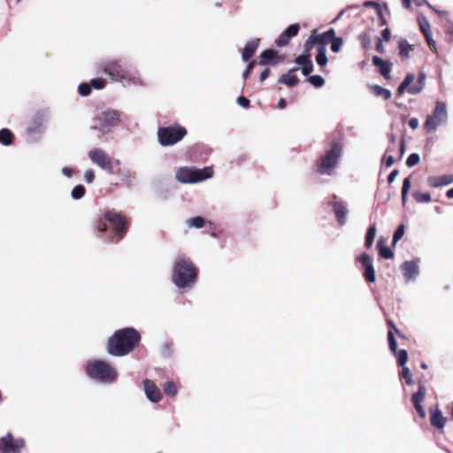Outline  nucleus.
Here are the masks:
<instances>
[{"instance_id": "680f3d73", "label": "nucleus", "mask_w": 453, "mask_h": 453, "mask_svg": "<svg viewBox=\"0 0 453 453\" xmlns=\"http://www.w3.org/2000/svg\"><path fill=\"white\" fill-rule=\"evenodd\" d=\"M424 2L427 4V6L432 9L433 11H434L436 13H438L439 15H441V16H445V15H448L449 12L447 11H441V10H438L436 9L434 6H433L431 4H429L426 0H424Z\"/></svg>"}, {"instance_id": "09e8293b", "label": "nucleus", "mask_w": 453, "mask_h": 453, "mask_svg": "<svg viewBox=\"0 0 453 453\" xmlns=\"http://www.w3.org/2000/svg\"><path fill=\"white\" fill-rule=\"evenodd\" d=\"M89 84L96 89H102L105 87V81L99 78L92 79Z\"/></svg>"}, {"instance_id": "2eb2a0df", "label": "nucleus", "mask_w": 453, "mask_h": 453, "mask_svg": "<svg viewBox=\"0 0 453 453\" xmlns=\"http://www.w3.org/2000/svg\"><path fill=\"white\" fill-rule=\"evenodd\" d=\"M142 383L147 399L151 403H158L162 399V393L156 383L149 379H145Z\"/></svg>"}, {"instance_id": "f3484780", "label": "nucleus", "mask_w": 453, "mask_h": 453, "mask_svg": "<svg viewBox=\"0 0 453 453\" xmlns=\"http://www.w3.org/2000/svg\"><path fill=\"white\" fill-rule=\"evenodd\" d=\"M426 395V387L423 384L418 385V389L416 393L411 395V401L413 403L414 408L418 411L420 418H426V411L421 405V402L425 399Z\"/></svg>"}, {"instance_id": "1a4fd4ad", "label": "nucleus", "mask_w": 453, "mask_h": 453, "mask_svg": "<svg viewBox=\"0 0 453 453\" xmlns=\"http://www.w3.org/2000/svg\"><path fill=\"white\" fill-rule=\"evenodd\" d=\"M447 120L448 111L446 104L441 101H438L433 114L426 117L424 127L428 133L434 132L439 127L446 124Z\"/></svg>"}, {"instance_id": "423d86ee", "label": "nucleus", "mask_w": 453, "mask_h": 453, "mask_svg": "<svg viewBox=\"0 0 453 453\" xmlns=\"http://www.w3.org/2000/svg\"><path fill=\"white\" fill-rule=\"evenodd\" d=\"M213 175L212 167L198 169L192 166L180 167L175 173L176 180L180 183H196L206 180Z\"/></svg>"}, {"instance_id": "c9c22d12", "label": "nucleus", "mask_w": 453, "mask_h": 453, "mask_svg": "<svg viewBox=\"0 0 453 453\" xmlns=\"http://www.w3.org/2000/svg\"><path fill=\"white\" fill-rule=\"evenodd\" d=\"M412 196H413L414 199L416 200V202H418L419 203H429V202H431V199H432L429 193H421L418 191H415V192H413Z\"/></svg>"}, {"instance_id": "5701e85b", "label": "nucleus", "mask_w": 453, "mask_h": 453, "mask_svg": "<svg viewBox=\"0 0 453 453\" xmlns=\"http://www.w3.org/2000/svg\"><path fill=\"white\" fill-rule=\"evenodd\" d=\"M425 83H426V75H425V73H421L418 75V82L415 85H412L408 88V93L411 95H417V94L420 93L424 89Z\"/></svg>"}, {"instance_id": "bb28decb", "label": "nucleus", "mask_w": 453, "mask_h": 453, "mask_svg": "<svg viewBox=\"0 0 453 453\" xmlns=\"http://www.w3.org/2000/svg\"><path fill=\"white\" fill-rule=\"evenodd\" d=\"M277 54L273 50H265L260 55V62L261 65H266L269 61L273 60L276 58Z\"/></svg>"}, {"instance_id": "a211bd4d", "label": "nucleus", "mask_w": 453, "mask_h": 453, "mask_svg": "<svg viewBox=\"0 0 453 453\" xmlns=\"http://www.w3.org/2000/svg\"><path fill=\"white\" fill-rule=\"evenodd\" d=\"M446 418L442 415L441 411L436 406L434 409H430V422L431 425L436 427L439 431L443 432Z\"/></svg>"}, {"instance_id": "ddd939ff", "label": "nucleus", "mask_w": 453, "mask_h": 453, "mask_svg": "<svg viewBox=\"0 0 453 453\" xmlns=\"http://www.w3.org/2000/svg\"><path fill=\"white\" fill-rule=\"evenodd\" d=\"M25 447L23 438H14L11 433L0 438L1 453H19Z\"/></svg>"}, {"instance_id": "e433bc0d", "label": "nucleus", "mask_w": 453, "mask_h": 453, "mask_svg": "<svg viewBox=\"0 0 453 453\" xmlns=\"http://www.w3.org/2000/svg\"><path fill=\"white\" fill-rule=\"evenodd\" d=\"M163 389L170 396H174L178 393V388L173 381H166L163 386Z\"/></svg>"}, {"instance_id": "0eeeda50", "label": "nucleus", "mask_w": 453, "mask_h": 453, "mask_svg": "<svg viewBox=\"0 0 453 453\" xmlns=\"http://www.w3.org/2000/svg\"><path fill=\"white\" fill-rule=\"evenodd\" d=\"M187 134L184 127L174 124L169 127H163L157 129V139L161 146H173L180 142Z\"/></svg>"}, {"instance_id": "ea45409f", "label": "nucleus", "mask_w": 453, "mask_h": 453, "mask_svg": "<svg viewBox=\"0 0 453 453\" xmlns=\"http://www.w3.org/2000/svg\"><path fill=\"white\" fill-rule=\"evenodd\" d=\"M299 29L300 27L298 24H292L284 30L283 34H285L290 39L297 35Z\"/></svg>"}, {"instance_id": "2f4dec72", "label": "nucleus", "mask_w": 453, "mask_h": 453, "mask_svg": "<svg viewBox=\"0 0 453 453\" xmlns=\"http://www.w3.org/2000/svg\"><path fill=\"white\" fill-rule=\"evenodd\" d=\"M410 188H411V179H410V177H407L403 181L402 192H401L402 203H403V206L406 204L407 197H408V192L410 190Z\"/></svg>"}, {"instance_id": "dca6fc26", "label": "nucleus", "mask_w": 453, "mask_h": 453, "mask_svg": "<svg viewBox=\"0 0 453 453\" xmlns=\"http://www.w3.org/2000/svg\"><path fill=\"white\" fill-rule=\"evenodd\" d=\"M406 282L414 281L419 275V267L415 261H405L401 265Z\"/></svg>"}, {"instance_id": "774afa93", "label": "nucleus", "mask_w": 453, "mask_h": 453, "mask_svg": "<svg viewBox=\"0 0 453 453\" xmlns=\"http://www.w3.org/2000/svg\"><path fill=\"white\" fill-rule=\"evenodd\" d=\"M269 73H270V70L268 68L265 69L261 74H260V81H264L267 79L268 75H269Z\"/></svg>"}, {"instance_id": "de8ad7c7", "label": "nucleus", "mask_w": 453, "mask_h": 453, "mask_svg": "<svg viewBox=\"0 0 453 453\" xmlns=\"http://www.w3.org/2000/svg\"><path fill=\"white\" fill-rule=\"evenodd\" d=\"M427 183L432 188L441 187V176H429L427 178Z\"/></svg>"}, {"instance_id": "39448f33", "label": "nucleus", "mask_w": 453, "mask_h": 453, "mask_svg": "<svg viewBox=\"0 0 453 453\" xmlns=\"http://www.w3.org/2000/svg\"><path fill=\"white\" fill-rule=\"evenodd\" d=\"M342 154V146L333 142L330 148L321 156L318 164V172L322 175H332Z\"/></svg>"}, {"instance_id": "6ab92c4d", "label": "nucleus", "mask_w": 453, "mask_h": 453, "mask_svg": "<svg viewBox=\"0 0 453 453\" xmlns=\"http://www.w3.org/2000/svg\"><path fill=\"white\" fill-rule=\"evenodd\" d=\"M332 206L338 223L341 226L345 225L348 216V209L346 205L341 202H333Z\"/></svg>"}, {"instance_id": "79ce46f5", "label": "nucleus", "mask_w": 453, "mask_h": 453, "mask_svg": "<svg viewBox=\"0 0 453 453\" xmlns=\"http://www.w3.org/2000/svg\"><path fill=\"white\" fill-rule=\"evenodd\" d=\"M401 376L405 380L408 385H412L414 383L411 372L408 367H403Z\"/></svg>"}, {"instance_id": "4c0bfd02", "label": "nucleus", "mask_w": 453, "mask_h": 453, "mask_svg": "<svg viewBox=\"0 0 453 453\" xmlns=\"http://www.w3.org/2000/svg\"><path fill=\"white\" fill-rule=\"evenodd\" d=\"M85 192L86 189L83 185H77L73 188L71 196L73 199L79 200L84 196Z\"/></svg>"}, {"instance_id": "a19ab883", "label": "nucleus", "mask_w": 453, "mask_h": 453, "mask_svg": "<svg viewBox=\"0 0 453 453\" xmlns=\"http://www.w3.org/2000/svg\"><path fill=\"white\" fill-rule=\"evenodd\" d=\"M308 81L316 88H321L325 84V80L320 75L310 76Z\"/></svg>"}, {"instance_id": "6e6d98bb", "label": "nucleus", "mask_w": 453, "mask_h": 453, "mask_svg": "<svg viewBox=\"0 0 453 453\" xmlns=\"http://www.w3.org/2000/svg\"><path fill=\"white\" fill-rule=\"evenodd\" d=\"M256 65V62L255 61H251L248 64L247 67H246V70L243 72L242 73V78L243 79H247L248 76L250 75V73H251L253 67L255 66Z\"/></svg>"}, {"instance_id": "cd10ccee", "label": "nucleus", "mask_w": 453, "mask_h": 453, "mask_svg": "<svg viewBox=\"0 0 453 453\" xmlns=\"http://www.w3.org/2000/svg\"><path fill=\"white\" fill-rule=\"evenodd\" d=\"M12 139L13 134L9 129L3 128L0 130V143L5 146L10 145L12 142Z\"/></svg>"}, {"instance_id": "9b49d317", "label": "nucleus", "mask_w": 453, "mask_h": 453, "mask_svg": "<svg viewBox=\"0 0 453 453\" xmlns=\"http://www.w3.org/2000/svg\"><path fill=\"white\" fill-rule=\"evenodd\" d=\"M49 119V113L45 110L38 111L30 119L27 127V134L35 141L38 140L45 131V124Z\"/></svg>"}, {"instance_id": "a878e982", "label": "nucleus", "mask_w": 453, "mask_h": 453, "mask_svg": "<svg viewBox=\"0 0 453 453\" xmlns=\"http://www.w3.org/2000/svg\"><path fill=\"white\" fill-rule=\"evenodd\" d=\"M382 242H383V240L381 238L377 242V247L379 249L380 256L385 259L393 258V257H394L393 251L388 247L381 246Z\"/></svg>"}, {"instance_id": "f257e3e1", "label": "nucleus", "mask_w": 453, "mask_h": 453, "mask_svg": "<svg viewBox=\"0 0 453 453\" xmlns=\"http://www.w3.org/2000/svg\"><path fill=\"white\" fill-rule=\"evenodd\" d=\"M141 341L140 333L134 327L119 329L108 339L106 350L113 357H124L134 350Z\"/></svg>"}, {"instance_id": "f8f14e48", "label": "nucleus", "mask_w": 453, "mask_h": 453, "mask_svg": "<svg viewBox=\"0 0 453 453\" xmlns=\"http://www.w3.org/2000/svg\"><path fill=\"white\" fill-rule=\"evenodd\" d=\"M88 158L99 168L111 173L113 172L111 156L100 148H93L88 151Z\"/></svg>"}, {"instance_id": "13d9d810", "label": "nucleus", "mask_w": 453, "mask_h": 453, "mask_svg": "<svg viewBox=\"0 0 453 453\" xmlns=\"http://www.w3.org/2000/svg\"><path fill=\"white\" fill-rule=\"evenodd\" d=\"M237 104L243 108H247L250 105V100L244 96H239L237 98Z\"/></svg>"}, {"instance_id": "20e7f679", "label": "nucleus", "mask_w": 453, "mask_h": 453, "mask_svg": "<svg viewBox=\"0 0 453 453\" xmlns=\"http://www.w3.org/2000/svg\"><path fill=\"white\" fill-rule=\"evenodd\" d=\"M197 278V269L191 260L179 258L175 261L173 269V281L181 290L190 289L194 287Z\"/></svg>"}, {"instance_id": "7c9ffc66", "label": "nucleus", "mask_w": 453, "mask_h": 453, "mask_svg": "<svg viewBox=\"0 0 453 453\" xmlns=\"http://www.w3.org/2000/svg\"><path fill=\"white\" fill-rule=\"evenodd\" d=\"M399 50L402 57L404 58H409V52L413 50V46L409 44L406 40H401L399 42Z\"/></svg>"}, {"instance_id": "f704fd0d", "label": "nucleus", "mask_w": 453, "mask_h": 453, "mask_svg": "<svg viewBox=\"0 0 453 453\" xmlns=\"http://www.w3.org/2000/svg\"><path fill=\"white\" fill-rule=\"evenodd\" d=\"M375 235H376V227H375V226H371L367 229V233H366V236H365V245L366 248L372 247L374 238H375Z\"/></svg>"}, {"instance_id": "052dcab7", "label": "nucleus", "mask_w": 453, "mask_h": 453, "mask_svg": "<svg viewBox=\"0 0 453 453\" xmlns=\"http://www.w3.org/2000/svg\"><path fill=\"white\" fill-rule=\"evenodd\" d=\"M415 75L413 73H408L403 82L404 85H407L409 88L411 87V84L414 81Z\"/></svg>"}, {"instance_id": "bf43d9fd", "label": "nucleus", "mask_w": 453, "mask_h": 453, "mask_svg": "<svg viewBox=\"0 0 453 453\" xmlns=\"http://www.w3.org/2000/svg\"><path fill=\"white\" fill-rule=\"evenodd\" d=\"M308 61L310 60L308 59V56L306 55H300L296 58V63L302 66L305 65Z\"/></svg>"}, {"instance_id": "473e14b6", "label": "nucleus", "mask_w": 453, "mask_h": 453, "mask_svg": "<svg viewBox=\"0 0 453 453\" xmlns=\"http://www.w3.org/2000/svg\"><path fill=\"white\" fill-rule=\"evenodd\" d=\"M418 22L419 28L422 31V33L424 34V35L432 33L431 28H430V24L425 16L419 15L418 17Z\"/></svg>"}, {"instance_id": "8fccbe9b", "label": "nucleus", "mask_w": 453, "mask_h": 453, "mask_svg": "<svg viewBox=\"0 0 453 453\" xmlns=\"http://www.w3.org/2000/svg\"><path fill=\"white\" fill-rule=\"evenodd\" d=\"M317 42H319V35H311L306 41L304 47L306 50H310Z\"/></svg>"}, {"instance_id": "49530a36", "label": "nucleus", "mask_w": 453, "mask_h": 453, "mask_svg": "<svg viewBox=\"0 0 453 453\" xmlns=\"http://www.w3.org/2000/svg\"><path fill=\"white\" fill-rule=\"evenodd\" d=\"M408 360V353L405 349H401L397 353V362L399 365L404 367Z\"/></svg>"}, {"instance_id": "a18cd8bd", "label": "nucleus", "mask_w": 453, "mask_h": 453, "mask_svg": "<svg viewBox=\"0 0 453 453\" xmlns=\"http://www.w3.org/2000/svg\"><path fill=\"white\" fill-rule=\"evenodd\" d=\"M330 42H331V50L334 53H337L340 51V50L342 46L343 41L341 37H336V38H334V40Z\"/></svg>"}, {"instance_id": "864d4df0", "label": "nucleus", "mask_w": 453, "mask_h": 453, "mask_svg": "<svg viewBox=\"0 0 453 453\" xmlns=\"http://www.w3.org/2000/svg\"><path fill=\"white\" fill-rule=\"evenodd\" d=\"M441 186H446L453 183V174L441 175Z\"/></svg>"}, {"instance_id": "9d476101", "label": "nucleus", "mask_w": 453, "mask_h": 453, "mask_svg": "<svg viewBox=\"0 0 453 453\" xmlns=\"http://www.w3.org/2000/svg\"><path fill=\"white\" fill-rule=\"evenodd\" d=\"M104 219L109 221L116 234L115 242L121 240L127 229V219L125 215L115 210H108L104 213Z\"/></svg>"}, {"instance_id": "e2e57ef3", "label": "nucleus", "mask_w": 453, "mask_h": 453, "mask_svg": "<svg viewBox=\"0 0 453 453\" xmlns=\"http://www.w3.org/2000/svg\"><path fill=\"white\" fill-rule=\"evenodd\" d=\"M381 36H382V39L386 42H388L390 40V37H391V31L389 28H385L382 30L381 32Z\"/></svg>"}, {"instance_id": "c756f323", "label": "nucleus", "mask_w": 453, "mask_h": 453, "mask_svg": "<svg viewBox=\"0 0 453 453\" xmlns=\"http://www.w3.org/2000/svg\"><path fill=\"white\" fill-rule=\"evenodd\" d=\"M119 175L120 176V180L127 185V186H130L132 185L134 180V173H132L130 171H119L118 172Z\"/></svg>"}, {"instance_id": "0e129e2a", "label": "nucleus", "mask_w": 453, "mask_h": 453, "mask_svg": "<svg viewBox=\"0 0 453 453\" xmlns=\"http://www.w3.org/2000/svg\"><path fill=\"white\" fill-rule=\"evenodd\" d=\"M74 172L75 171L70 167H63L62 168V173L68 178H71L73 176V174L74 173Z\"/></svg>"}, {"instance_id": "3c124183", "label": "nucleus", "mask_w": 453, "mask_h": 453, "mask_svg": "<svg viewBox=\"0 0 453 453\" xmlns=\"http://www.w3.org/2000/svg\"><path fill=\"white\" fill-rule=\"evenodd\" d=\"M314 65L312 62L310 60L305 65L302 66V73L305 76L309 75L313 72Z\"/></svg>"}, {"instance_id": "393cba45", "label": "nucleus", "mask_w": 453, "mask_h": 453, "mask_svg": "<svg viewBox=\"0 0 453 453\" xmlns=\"http://www.w3.org/2000/svg\"><path fill=\"white\" fill-rule=\"evenodd\" d=\"M186 225L188 227H194L196 229L203 228L205 225V219L201 216H196L194 218L188 219L186 220Z\"/></svg>"}, {"instance_id": "6e6552de", "label": "nucleus", "mask_w": 453, "mask_h": 453, "mask_svg": "<svg viewBox=\"0 0 453 453\" xmlns=\"http://www.w3.org/2000/svg\"><path fill=\"white\" fill-rule=\"evenodd\" d=\"M120 121V112L116 110L108 109L102 111L94 119L92 127L102 134H109L111 128L117 127Z\"/></svg>"}, {"instance_id": "c85d7f7f", "label": "nucleus", "mask_w": 453, "mask_h": 453, "mask_svg": "<svg viewBox=\"0 0 453 453\" xmlns=\"http://www.w3.org/2000/svg\"><path fill=\"white\" fill-rule=\"evenodd\" d=\"M335 36V30L334 28H330L322 35H319V43L325 45L329 43L334 40V38H336Z\"/></svg>"}, {"instance_id": "4468645a", "label": "nucleus", "mask_w": 453, "mask_h": 453, "mask_svg": "<svg viewBox=\"0 0 453 453\" xmlns=\"http://www.w3.org/2000/svg\"><path fill=\"white\" fill-rule=\"evenodd\" d=\"M357 261L365 267L364 277L365 280L368 282H374L376 280V274L372 257L368 254L363 253L357 257Z\"/></svg>"}, {"instance_id": "f03ea898", "label": "nucleus", "mask_w": 453, "mask_h": 453, "mask_svg": "<svg viewBox=\"0 0 453 453\" xmlns=\"http://www.w3.org/2000/svg\"><path fill=\"white\" fill-rule=\"evenodd\" d=\"M101 66L103 72L113 81L121 82L126 87L142 85L139 71L125 61L111 60Z\"/></svg>"}, {"instance_id": "412c9836", "label": "nucleus", "mask_w": 453, "mask_h": 453, "mask_svg": "<svg viewBox=\"0 0 453 453\" xmlns=\"http://www.w3.org/2000/svg\"><path fill=\"white\" fill-rule=\"evenodd\" d=\"M259 42V39H253L246 43L242 54V58L244 62H247L253 57L258 47Z\"/></svg>"}, {"instance_id": "7ed1b4c3", "label": "nucleus", "mask_w": 453, "mask_h": 453, "mask_svg": "<svg viewBox=\"0 0 453 453\" xmlns=\"http://www.w3.org/2000/svg\"><path fill=\"white\" fill-rule=\"evenodd\" d=\"M85 372L89 379L102 384L114 383L119 377L117 368L101 359L88 360L85 366Z\"/></svg>"}, {"instance_id": "58836bf2", "label": "nucleus", "mask_w": 453, "mask_h": 453, "mask_svg": "<svg viewBox=\"0 0 453 453\" xmlns=\"http://www.w3.org/2000/svg\"><path fill=\"white\" fill-rule=\"evenodd\" d=\"M405 227L403 225H400L394 233L392 245H395L403 236Z\"/></svg>"}, {"instance_id": "338daca9", "label": "nucleus", "mask_w": 453, "mask_h": 453, "mask_svg": "<svg viewBox=\"0 0 453 453\" xmlns=\"http://www.w3.org/2000/svg\"><path fill=\"white\" fill-rule=\"evenodd\" d=\"M409 127L411 128V129H416L418 127V125H419V122H418V119H416V118H411L409 122Z\"/></svg>"}, {"instance_id": "72a5a7b5", "label": "nucleus", "mask_w": 453, "mask_h": 453, "mask_svg": "<svg viewBox=\"0 0 453 453\" xmlns=\"http://www.w3.org/2000/svg\"><path fill=\"white\" fill-rule=\"evenodd\" d=\"M316 61L320 66H325L327 64V57L326 54L325 46H319L318 49V55L316 57Z\"/></svg>"}, {"instance_id": "c03bdc74", "label": "nucleus", "mask_w": 453, "mask_h": 453, "mask_svg": "<svg viewBox=\"0 0 453 453\" xmlns=\"http://www.w3.org/2000/svg\"><path fill=\"white\" fill-rule=\"evenodd\" d=\"M78 92L82 96H87L91 93V85L89 83H81L78 87Z\"/></svg>"}, {"instance_id": "b1692460", "label": "nucleus", "mask_w": 453, "mask_h": 453, "mask_svg": "<svg viewBox=\"0 0 453 453\" xmlns=\"http://www.w3.org/2000/svg\"><path fill=\"white\" fill-rule=\"evenodd\" d=\"M369 88L376 96L383 97L385 100H388L392 96L390 90L379 85H370Z\"/></svg>"}, {"instance_id": "4d7b16f0", "label": "nucleus", "mask_w": 453, "mask_h": 453, "mask_svg": "<svg viewBox=\"0 0 453 453\" xmlns=\"http://www.w3.org/2000/svg\"><path fill=\"white\" fill-rule=\"evenodd\" d=\"M425 37L426 39V42L428 45L434 50H436V42L432 37V33L425 35Z\"/></svg>"}, {"instance_id": "37998d69", "label": "nucleus", "mask_w": 453, "mask_h": 453, "mask_svg": "<svg viewBox=\"0 0 453 453\" xmlns=\"http://www.w3.org/2000/svg\"><path fill=\"white\" fill-rule=\"evenodd\" d=\"M419 160L420 157L418 153H411L406 160V165L409 167H412L418 165L419 163Z\"/></svg>"}, {"instance_id": "5fc2aeb1", "label": "nucleus", "mask_w": 453, "mask_h": 453, "mask_svg": "<svg viewBox=\"0 0 453 453\" xmlns=\"http://www.w3.org/2000/svg\"><path fill=\"white\" fill-rule=\"evenodd\" d=\"M289 42V38L285 35L281 34L278 40L276 41V43L279 47L286 46Z\"/></svg>"}, {"instance_id": "69168bd1", "label": "nucleus", "mask_w": 453, "mask_h": 453, "mask_svg": "<svg viewBox=\"0 0 453 453\" xmlns=\"http://www.w3.org/2000/svg\"><path fill=\"white\" fill-rule=\"evenodd\" d=\"M398 174H399V171L397 169L393 170L388 177V183H392L395 180V178L397 177Z\"/></svg>"}, {"instance_id": "4be33fe9", "label": "nucleus", "mask_w": 453, "mask_h": 453, "mask_svg": "<svg viewBox=\"0 0 453 453\" xmlns=\"http://www.w3.org/2000/svg\"><path fill=\"white\" fill-rule=\"evenodd\" d=\"M296 70L297 68L295 67L291 69L288 73L282 74L279 79V82L283 83L290 88L295 87L299 82L297 76L293 73Z\"/></svg>"}, {"instance_id": "aec40b11", "label": "nucleus", "mask_w": 453, "mask_h": 453, "mask_svg": "<svg viewBox=\"0 0 453 453\" xmlns=\"http://www.w3.org/2000/svg\"><path fill=\"white\" fill-rule=\"evenodd\" d=\"M372 64L379 67L380 74L387 80L391 78L390 72L392 64L389 61H385L378 56L372 58Z\"/></svg>"}, {"instance_id": "603ef678", "label": "nucleus", "mask_w": 453, "mask_h": 453, "mask_svg": "<svg viewBox=\"0 0 453 453\" xmlns=\"http://www.w3.org/2000/svg\"><path fill=\"white\" fill-rule=\"evenodd\" d=\"M84 180L87 183L90 184L95 180V173L92 169H88L84 173Z\"/></svg>"}]
</instances>
